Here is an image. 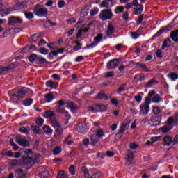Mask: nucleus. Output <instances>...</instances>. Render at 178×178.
<instances>
[{"label": "nucleus", "mask_w": 178, "mask_h": 178, "mask_svg": "<svg viewBox=\"0 0 178 178\" xmlns=\"http://www.w3.org/2000/svg\"><path fill=\"white\" fill-rule=\"evenodd\" d=\"M95 112H101V104H95Z\"/></svg>", "instance_id": "obj_59"}, {"label": "nucleus", "mask_w": 178, "mask_h": 178, "mask_svg": "<svg viewBox=\"0 0 178 178\" xmlns=\"http://www.w3.org/2000/svg\"><path fill=\"white\" fill-rule=\"evenodd\" d=\"M108 109L107 104H100V112H105Z\"/></svg>", "instance_id": "obj_48"}, {"label": "nucleus", "mask_w": 178, "mask_h": 178, "mask_svg": "<svg viewBox=\"0 0 178 178\" xmlns=\"http://www.w3.org/2000/svg\"><path fill=\"white\" fill-rule=\"evenodd\" d=\"M134 158V154H133V152H131V150H127V154L125 156V159L128 165H130V163L133 162Z\"/></svg>", "instance_id": "obj_12"}, {"label": "nucleus", "mask_w": 178, "mask_h": 178, "mask_svg": "<svg viewBox=\"0 0 178 178\" xmlns=\"http://www.w3.org/2000/svg\"><path fill=\"white\" fill-rule=\"evenodd\" d=\"M15 142L18 145H21V147H24L25 148L30 147V142L22 136H17L15 138Z\"/></svg>", "instance_id": "obj_5"}, {"label": "nucleus", "mask_w": 178, "mask_h": 178, "mask_svg": "<svg viewBox=\"0 0 178 178\" xmlns=\"http://www.w3.org/2000/svg\"><path fill=\"white\" fill-rule=\"evenodd\" d=\"M99 17L103 22H106V20H111L113 17V13H112V10L106 8L100 12Z\"/></svg>", "instance_id": "obj_1"}, {"label": "nucleus", "mask_w": 178, "mask_h": 178, "mask_svg": "<svg viewBox=\"0 0 178 178\" xmlns=\"http://www.w3.org/2000/svg\"><path fill=\"white\" fill-rule=\"evenodd\" d=\"M137 8H138L135 10V15H140V13H141V12H143L144 10V7L143 6V4H140L138 5Z\"/></svg>", "instance_id": "obj_33"}, {"label": "nucleus", "mask_w": 178, "mask_h": 178, "mask_svg": "<svg viewBox=\"0 0 178 178\" xmlns=\"http://www.w3.org/2000/svg\"><path fill=\"white\" fill-rule=\"evenodd\" d=\"M76 130L79 133H87V131H88V128L86 124L79 123L77 126Z\"/></svg>", "instance_id": "obj_10"}, {"label": "nucleus", "mask_w": 178, "mask_h": 178, "mask_svg": "<svg viewBox=\"0 0 178 178\" xmlns=\"http://www.w3.org/2000/svg\"><path fill=\"white\" fill-rule=\"evenodd\" d=\"M173 144V138L167 135L163 138V145L164 147H170Z\"/></svg>", "instance_id": "obj_7"}, {"label": "nucleus", "mask_w": 178, "mask_h": 178, "mask_svg": "<svg viewBox=\"0 0 178 178\" xmlns=\"http://www.w3.org/2000/svg\"><path fill=\"white\" fill-rule=\"evenodd\" d=\"M62 131H63V129H62V127H57L56 130V134H54V137H58L62 134Z\"/></svg>", "instance_id": "obj_34"}, {"label": "nucleus", "mask_w": 178, "mask_h": 178, "mask_svg": "<svg viewBox=\"0 0 178 178\" xmlns=\"http://www.w3.org/2000/svg\"><path fill=\"white\" fill-rule=\"evenodd\" d=\"M149 104H151V99L146 97L145 103L140 105V115H148L150 111Z\"/></svg>", "instance_id": "obj_2"}, {"label": "nucleus", "mask_w": 178, "mask_h": 178, "mask_svg": "<svg viewBox=\"0 0 178 178\" xmlns=\"http://www.w3.org/2000/svg\"><path fill=\"white\" fill-rule=\"evenodd\" d=\"M69 138H70V136H68L65 138V140H64V144H67V145H73L74 142H73V140H71L70 142L67 141Z\"/></svg>", "instance_id": "obj_49"}, {"label": "nucleus", "mask_w": 178, "mask_h": 178, "mask_svg": "<svg viewBox=\"0 0 178 178\" xmlns=\"http://www.w3.org/2000/svg\"><path fill=\"white\" fill-rule=\"evenodd\" d=\"M23 163V161L22 160H11L9 162V165L10 166L15 167V166H20Z\"/></svg>", "instance_id": "obj_15"}, {"label": "nucleus", "mask_w": 178, "mask_h": 178, "mask_svg": "<svg viewBox=\"0 0 178 178\" xmlns=\"http://www.w3.org/2000/svg\"><path fill=\"white\" fill-rule=\"evenodd\" d=\"M38 58V55L35 54H32L29 57V60L31 63H33L34 60H37V58Z\"/></svg>", "instance_id": "obj_31"}, {"label": "nucleus", "mask_w": 178, "mask_h": 178, "mask_svg": "<svg viewBox=\"0 0 178 178\" xmlns=\"http://www.w3.org/2000/svg\"><path fill=\"white\" fill-rule=\"evenodd\" d=\"M109 0H103L102 3L99 4L100 8H109Z\"/></svg>", "instance_id": "obj_27"}, {"label": "nucleus", "mask_w": 178, "mask_h": 178, "mask_svg": "<svg viewBox=\"0 0 178 178\" xmlns=\"http://www.w3.org/2000/svg\"><path fill=\"white\" fill-rule=\"evenodd\" d=\"M51 124H52V126L54 127H60V124H59V122H58V120H56V118H53V119H51Z\"/></svg>", "instance_id": "obj_38"}, {"label": "nucleus", "mask_w": 178, "mask_h": 178, "mask_svg": "<svg viewBox=\"0 0 178 178\" xmlns=\"http://www.w3.org/2000/svg\"><path fill=\"white\" fill-rule=\"evenodd\" d=\"M126 130V128L124 127V126H122L120 131L115 134V138H120V137H122V136H123V134H124V131Z\"/></svg>", "instance_id": "obj_21"}, {"label": "nucleus", "mask_w": 178, "mask_h": 178, "mask_svg": "<svg viewBox=\"0 0 178 178\" xmlns=\"http://www.w3.org/2000/svg\"><path fill=\"white\" fill-rule=\"evenodd\" d=\"M57 96L58 95H56V92H53L44 95V98L47 102L49 103V102H51V101H54V99H55V97Z\"/></svg>", "instance_id": "obj_11"}, {"label": "nucleus", "mask_w": 178, "mask_h": 178, "mask_svg": "<svg viewBox=\"0 0 178 178\" xmlns=\"http://www.w3.org/2000/svg\"><path fill=\"white\" fill-rule=\"evenodd\" d=\"M65 104H66L65 100H59L56 103L57 108H62V106H65Z\"/></svg>", "instance_id": "obj_41"}, {"label": "nucleus", "mask_w": 178, "mask_h": 178, "mask_svg": "<svg viewBox=\"0 0 178 178\" xmlns=\"http://www.w3.org/2000/svg\"><path fill=\"white\" fill-rule=\"evenodd\" d=\"M118 66H119V60L118 58L111 60L106 65V67L108 70H112V69H115V67H118Z\"/></svg>", "instance_id": "obj_6"}, {"label": "nucleus", "mask_w": 178, "mask_h": 178, "mask_svg": "<svg viewBox=\"0 0 178 178\" xmlns=\"http://www.w3.org/2000/svg\"><path fill=\"white\" fill-rule=\"evenodd\" d=\"M36 124H38V126H42L44 124V119L39 118L36 120Z\"/></svg>", "instance_id": "obj_50"}, {"label": "nucleus", "mask_w": 178, "mask_h": 178, "mask_svg": "<svg viewBox=\"0 0 178 178\" xmlns=\"http://www.w3.org/2000/svg\"><path fill=\"white\" fill-rule=\"evenodd\" d=\"M172 144H173V145H177V144H178V135H176L172 138Z\"/></svg>", "instance_id": "obj_55"}, {"label": "nucleus", "mask_w": 178, "mask_h": 178, "mask_svg": "<svg viewBox=\"0 0 178 178\" xmlns=\"http://www.w3.org/2000/svg\"><path fill=\"white\" fill-rule=\"evenodd\" d=\"M58 8H63V6H65V1L60 0V1H58Z\"/></svg>", "instance_id": "obj_62"}, {"label": "nucleus", "mask_w": 178, "mask_h": 178, "mask_svg": "<svg viewBox=\"0 0 178 178\" xmlns=\"http://www.w3.org/2000/svg\"><path fill=\"white\" fill-rule=\"evenodd\" d=\"M25 16L26 19H29V20L31 19H33V17H34V15L31 12L25 13Z\"/></svg>", "instance_id": "obj_47"}, {"label": "nucleus", "mask_w": 178, "mask_h": 178, "mask_svg": "<svg viewBox=\"0 0 178 178\" xmlns=\"http://www.w3.org/2000/svg\"><path fill=\"white\" fill-rule=\"evenodd\" d=\"M46 86L47 87H49V88H52V89H56V87H57L55 82L52 81L51 80L48 81L46 83Z\"/></svg>", "instance_id": "obj_26"}, {"label": "nucleus", "mask_w": 178, "mask_h": 178, "mask_svg": "<svg viewBox=\"0 0 178 178\" xmlns=\"http://www.w3.org/2000/svg\"><path fill=\"white\" fill-rule=\"evenodd\" d=\"M47 44V41H45L44 39L41 38L38 42L39 47H42V45H45Z\"/></svg>", "instance_id": "obj_60"}, {"label": "nucleus", "mask_w": 178, "mask_h": 178, "mask_svg": "<svg viewBox=\"0 0 178 178\" xmlns=\"http://www.w3.org/2000/svg\"><path fill=\"white\" fill-rule=\"evenodd\" d=\"M33 102V99H27L23 102V105H24V106H30V105H32Z\"/></svg>", "instance_id": "obj_35"}, {"label": "nucleus", "mask_w": 178, "mask_h": 178, "mask_svg": "<svg viewBox=\"0 0 178 178\" xmlns=\"http://www.w3.org/2000/svg\"><path fill=\"white\" fill-rule=\"evenodd\" d=\"M43 131L44 133H47V134H52L53 133L52 129H51V127L48 125L43 126Z\"/></svg>", "instance_id": "obj_28"}, {"label": "nucleus", "mask_w": 178, "mask_h": 178, "mask_svg": "<svg viewBox=\"0 0 178 178\" xmlns=\"http://www.w3.org/2000/svg\"><path fill=\"white\" fill-rule=\"evenodd\" d=\"M113 33H115V27L111 24H109L106 31V34L109 37L110 35H112Z\"/></svg>", "instance_id": "obj_13"}, {"label": "nucleus", "mask_w": 178, "mask_h": 178, "mask_svg": "<svg viewBox=\"0 0 178 178\" xmlns=\"http://www.w3.org/2000/svg\"><path fill=\"white\" fill-rule=\"evenodd\" d=\"M130 34H131V37H132V38H134V40L140 37V33H138V31L131 32Z\"/></svg>", "instance_id": "obj_44"}, {"label": "nucleus", "mask_w": 178, "mask_h": 178, "mask_svg": "<svg viewBox=\"0 0 178 178\" xmlns=\"http://www.w3.org/2000/svg\"><path fill=\"white\" fill-rule=\"evenodd\" d=\"M31 129L35 134H38V133H40V127L37 126H32Z\"/></svg>", "instance_id": "obj_45"}, {"label": "nucleus", "mask_w": 178, "mask_h": 178, "mask_svg": "<svg viewBox=\"0 0 178 178\" xmlns=\"http://www.w3.org/2000/svg\"><path fill=\"white\" fill-rule=\"evenodd\" d=\"M130 148L131 149H137V148H138V145L136 143H131Z\"/></svg>", "instance_id": "obj_56"}, {"label": "nucleus", "mask_w": 178, "mask_h": 178, "mask_svg": "<svg viewBox=\"0 0 178 178\" xmlns=\"http://www.w3.org/2000/svg\"><path fill=\"white\" fill-rule=\"evenodd\" d=\"M54 115H55V113H54V111H47L43 113L42 116H43V118H45L46 119H49V118H52V116H54Z\"/></svg>", "instance_id": "obj_19"}, {"label": "nucleus", "mask_w": 178, "mask_h": 178, "mask_svg": "<svg viewBox=\"0 0 178 178\" xmlns=\"http://www.w3.org/2000/svg\"><path fill=\"white\" fill-rule=\"evenodd\" d=\"M96 98L97 99H109V97H108V95L104 92L98 93Z\"/></svg>", "instance_id": "obj_25"}, {"label": "nucleus", "mask_w": 178, "mask_h": 178, "mask_svg": "<svg viewBox=\"0 0 178 178\" xmlns=\"http://www.w3.org/2000/svg\"><path fill=\"white\" fill-rule=\"evenodd\" d=\"M96 136L99 138H102V137L104 136V131H102V129L97 130V131L96 133Z\"/></svg>", "instance_id": "obj_46"}, {"label": "nucleus", "mask_w": 178, "mask_h": 178, "mask_svg": "<svg viewBox=\"0 0 178 178\" xmlns=\"http://www.w3.org/2000/svg\"><path fill=\"white\" fill-rule=\"evenodd\" d=\"M36 63H38V65H44V63H48V61L44 57L38 56Z\"/></svg>", "instance_id": "obj_17"}, {"label": "nucleus", "mask_w": 178, "mask_h": 178, "mask_svg": "<svg viewBox=\"0 0 178 178\" xmlns=\"http://www.w3.org/2000/svg\"><path fill=\"white\" fill-rule=\"evenodd\" d=\"M98 14V9H93L90 11V15L91 16H95V15Z\"/></svg>", "instance_id": "obj_63"}, {"label": "nucleus", "mask_w": 178, "mask_h": 178, "mask_svg": "<svg viewBox=\"0 0 178 178\" xmlns=\"http://www.w3.org/2000/svg\"><path fill=\"white\" fill-rule=\"evenodd\" d=\"M22 20L17 17H10L8 19V26H13V24H21L22 23Z\"/></svg>", "instance_id": "obj_8"}, {"label": "nucleus", "mask_w": 178, "mask_h": 178, "mask_svg": "<svg viewBox=\"0 0 178 178\" xmlns=\"http://www.w3.org/2000/svg\"><path fill=\"white\" fill-rule=\"evenodd\" d=\"M170 38L175 42H178V29L172 31L170 34Z\"/></svg>", "instance_id": "obj_16"}, {"label": "nucleus", "mask_w": 178, "mask_h": 178, "mask_svg": "<svg viewBox=\"0 0 178 178\" xmlns=\"http://www.w3.org/2000/svg\"><path fill=\"white\" fill-rule=\"evenodd\" d=\"M90 140L92 141V145H95V144H97V143H98V139H97V138H95V136H90Z\"/></svg>", "instance_id": "obj_54"}, {"label": "nucleus", "mask_w": 178, "mask_h": 178, "mask_svg": "<svg viewBox=\"0 0 178 178\" xmlns=\"http://www.w3.org/2000/svg\"><path fill=\"white\" fill-rule=\"evenodd\" d=\"M103 38H104V35H102V33L97 35L94 38V40H95L94 43L96 44V45H98L99 42H101Z\"/></svg>", "instance_id": "obj_23"}, {"label": "nucleus", "mask_w": 178, "mask_h": 178, "mask_svg": "<svg viewBox=\"0 0 178 178\" xmlns=\"http://www.w3.org/2000/svg\"><path fill=\"white\" fill-rule=\"evenodd\" d=\"M162 138V136H155L152 138V143H157V141H161V139Z\"/></svg>", "instance_id": "obj_52"}, {"label": "nucleus", "mask_w": 178, "mask_h": 178, "mask_svg": "<svg viewBox=\"0 0 178 178\" xmlns=\"http://www.w3.org/2000/svg\"><path fill=\"white\" fill-rule=\"evenodd\" d=\"M155 84H158V81L155 80V79H152L151 81H149L146 85L145 87L147 88H151L152 86H155Z\"/></svg>", "instance_id": "obj_29"}, {"label": "nucleus", "mask_w": 178, "mask_h": 178, "mask_svg": "<svg viewBox=\"0 0 178 178\" xmlns=\"http://www.w3.org/2000/svg\"><path fill=\"white\" fill-rule=\"evenodd\" d=\"M22 54H27V52H30V47L29 46H26L22 50Z\"/></svg>", "instance_id": "obj_57"}, {"label": "nucleus", "mask_w": 178, "mask_h": 178, "mask_svg": "<svg viewBox=\"0 0 178 178\" xmlns=\"http://www.w3.org/2000/svg\"><path fill=\"white\" fill-rule=\"evenodd\" d=\"M19 131L22 134H26V136H28V134H30V127H22L21 128H19Z\"/></svg>", "instance_id": "obj_18"}, {"label": "nucleus", "mask_w": 178, "mask_h": 178, "mask_svg": "<svg viewBox=\"0 0 178 178\" xmlns=\"http://www.w3.org/2000/svg\"><path fill=\"white\" fill-rule=\"evenodd\" d=\"M168 77H170V79H172L173 81H175L178 79V74L175 72H172L168 75Z\"/></svg>", "instance_id": "obj_37"}, {"label": "nucleus", "mask_w": 178, "mask_h": 178, "mask_svg": "<svg viewBox=\"0 0 178 178\" xmlns=\"http://www.w3.org/2000/svg\"><path fill=\"white\" fill-rule=\"evenodd\" d=\"M75 44H76V45L74 47V51H79V49H81L82 44L81 43H79V42H75Z\"/></svg>", "instance_id": "obj_51"}, {"label": "nucleus", "mask_w": 178, "mask_h": 178, "mask_svg": "<svg viewBox=\"0 0 178 178\" xmlns=\"http://www.w3.org/2000/svg\"><path fill=\"white\" fill-rule=\"evenodd\" d=\"M69 170L71 175H75L76 170H74V165H70Z\"/></svg>", "instance_id": "obj_58"}, {"label": "nucleus", "mask_w": 178, "mask_h": 178, "mask_svg": "<svg viewBox=\"0 0 178 178\" xmlns=\"http://www.w3.org/2000/svg\"><path fill=\"white\" fill-rule=\"evenodd\" d=\"M136 65L138 66L139 67H141L142 69H144L145 72H151L149 69L147 68V66L145 64L137 63Z\"/></svg>", "instance_id": "obj_42"}, {"label": "nucleus", "mask_w": 178, "mask_h": 178, "mask_svg": "<svg viewBox=\"0 0 178 178\" xmlns=\"http://www.w3.org/2000/svg\"><path fill=\"white\" fill-rule=\"evenodd\" d=\"M41 35L40 33H35L31 38H29V41L31 42H35L40 38Z\"/></svg>", "instance_id": "obj_22"}, {"label": "nucleus", "mask_w": 178, "mask_h": 178, "mask_svg": "<svg viewBox=\"0 0 178 178\" xmlns=\"http://www.w3.org/2000/svg\"><path fill=\"white\" fill-rule=\"evenodd\" d=\"M84 177L86 178H100L101 177V172H95L92 176H90V172L88 170H83Z\"/></svg>", "instance_id": "obj_9"}, {"label": "nucleus", "mask_w": 178, "mask_h": 178, "mask_svg": "<svg viewBox=\"0 0 178 178\" xmlns=\"http://www.w3.org/2000/svg\"><path fill=\"white\" fill-rule=\"evenodd\" d=\"M153 113L154 115H159L161 113V108L159 106H153Z\"/></svg>", "instance_id": "obj_43"}, {"label": "nucleus", "mask_w": 178, "mask_h": 178, "mask_svg": "<svg viewBox=\"0 0 178 178\" xmlns=\"http://www.w3.org/2000/svg\"><path fill=\"white\" fill-rule=\"evenodd\" d=\"M172 129H173L172 125L166 124V125L161 127V131H162V133H168V131H170V130H172Z\"/></svg>", "instance_id": "obj_20"}, {"label": "nucleus", "mask_w": 178, "mask_h": 178, "mask_svg": "<svg viewBox=\"0 0 178 178\" xmlns=\"http://www.w3.org/2000/svg\"><path fill=\"white\" fill-rule=\"evenodd\" d=\"M124 11V6H117L114 10L115 13H116L117 15L123 13Z\"/></svg>", "instance_id": "obj_24"}, {"label": "nucleus", "mask_w": 178, "mask_h": 178, "mask_svg": "<svg viewBox=\"0 0 178 178\" xmlns=\"http://www.w3.org/2000/svg\"><path fill=\"white\" fill-rule=\"evenodd\" d=\"M40 54H42V55H48V52H49V50H48L46 48L42 47L39 49Z\"/></svg>", "instance_id": "obj_39"}, {"label": "nucleus", "mask_w": 178, "mask_h": 178, "mask_svg": "<svg viewBox=\"0 0 178 178\" xmlns=\"http://www.w3.org/2000/svg\"><path fill=\"white\" fill-rule=\"evenodd\" d=\"M33 13L39 17H42L48 13V9L45 7L41 8L40 5L38 4L33 8Z\"/></svg>", "instance_id": "obj_3"}, {"label": "nucleus", "mask_w": 178, "mask_h": 178, "mask_svg": "<svg viewBox=\"0 0 178 178\" xmlns=\"http://www.w3.org/2000/svg\"><path fill=\"white\" fill-rule=\"evenodd\" d=\"M113 76V72H108L105 74L104 76L108 79L109 77H112Z\"/></svg>", "instance_id": "obj_64"}, {"label": "nucleus", "mask_w": 178, "mask_h": 178, "mask_svg": "<svg viewBox=\"0 0 178 178\" xmlns=\"http://www.w3.org/2000/svg\"><path fill=\"white\" fill-rule=\"evenodd\" d=\"M67 174L65 171H60L58 173L57 178H68Z\"/></svg>", "instance_id": "obj_32"}, {"label": "nucleus", "mask_w": 178, "mask_h": 178, "mask_svg": "<svg viewBox=\"0 0 178 178\" xmlns=\"http://www.w3.org/2000/svg\"><path fill=\"white\" fill-rule=\"evenodd\" d=\"M161 101L162 98H161L158 95H156L152 99V102H154V104H159Z\"/></svg>", "instance_id": "obj_36"}, {"label": "nucleus", "mask_w": 178, "mask_h": 178, "mask_svg": "<svg viewBox=\"0 0 178 178\" xmlns=\"http://www.w3.org/2000/svg\"><path fill=\"white\" fill-rule=\"evenodd\" d=\"M48 172L47 171H45V172H43L40 174V178H47L48 177Z\"/></svg>", "instance_id": "obj_61"}, {"label": "nucleus", "mask_w": 178, "mask_h": 178, "mask_svg": "<svg viewBox=\"0 0 178 178\" xmlns=\"http://www.w3.org/2000/svg\"><path fill=\"white\" fill-rule=\"evenodd\" d=\"M67 105H68V108L71 109L73 113H74L76 111L79 109V106H76V104L73 103V102H68Z\"/></svg>", "instance_id": "obj_14"}, {"label": "nucleus", "mask_w": 178, "mask_h": 178, "mask_svg": "<svg viewBox=\"0 0 178 178\" xmlns=\"http://www.w3.org/2000/svg\"><path fill=\"white\" fill-rule=\"evenodd\" d=\"M58 113H63V115H67V112L63 108H58L57 109Z\"/></svg>", "instance_id": "obj_53"}, {"label": "nucleus", "mask_w": 178, "mask_h": 178, "mask_svg": "<svg viewBox=\"0 0 178 178\" xmlns=\"http://www.w3.org/2000/svg\"><path fill=\"white\" fill-rule=\"evenodd\" d=\"M26 93V90H18L11 95L10 98L14 101L19 100L21 98H24ZM16 102H17V101H16Z\"/></svg>", "instance_id": "obj_4"}, {"label": "nucleus", "mask_w": 178, "mask_h": 178, "mask_svg": "<svg viewBox=\"0 0 178 178\" xmlns=\"http://www.w3.org/2000/svg\"><path fill=\"white\" fill-rule=\"evenodd\" d=\"M24 154H25V155H26V158L28 159H31V156H33V152L31 151V149H26L24 151Z\"/></svg>", "instance_id": "obj_30"}, {"label": "nucleus", "mask_w": 178, "mask_h": 178, "mask_svg": "<svg viewBox=\"0 0 178 178\" xmlns=\"http://www.w3.org/2000/svg\"><path fill=\"white\" fill-rule=\"evenodd\" d=\"M62 152L60 147H56L53 149V155H59Z\"/></svg>", "instance_id": "obj_40"}]
</instances>
